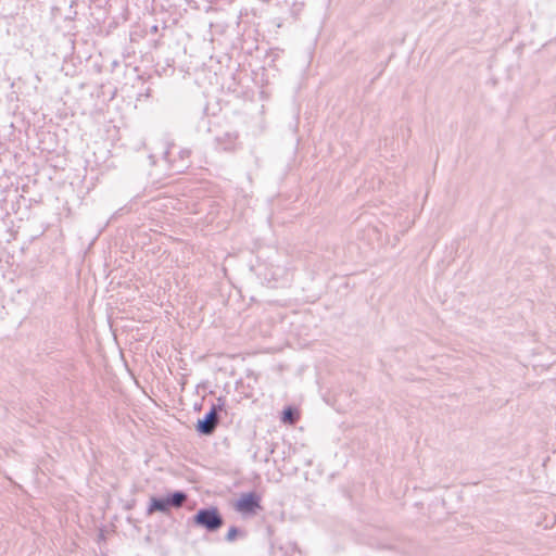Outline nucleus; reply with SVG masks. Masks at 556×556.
I'll return each mask as SVG.
<instances>
[{
  "instance_id": "obj_1",
  "label": "nucleus",
  "mask_w": 556,
  "mask_h": 556,
  "mask_svg": "<svg viewBox=\"0 0 556 556\" xmlns=\"http://www.w3.org/2000/svg\"><path fill=\"white\" fill-rule=\"evenodd\" d=\"M224 522L219 509L215 506L200 508L192 516V523L210 533L217 532L224 526Z\"/></svg>"
},
{
  "instance_id": "obj_2",
  "label": "nucleus",
  "mask_w": 556,
  "mask_h": 556,
  "mask_svg": "<svg viewBox=\"0 0 556 556\" xmlns=\"http://www.w3.org/2000/svg\"><path fill=\"white\" fill-rule=\"evenodd\" d=\"M188 495L184 491H174L166 496H152L147 509L148 515L155 511L168 514L170 508H179L187 501Z\"/></svg>"
},
{
  "instance_id": "obj_3",
  "label": "nucleus",
  "mask_w": 556,
  "mask_h": 556,
  "mask_svg": "<svg viewBox=\"0 0 556 556\" xmlns=\"http://www.w3.org/2000/svg\"><path fill=\"white\" fill-rule=\"evenodd\" d=\"M224 406L225 401L219 397L218 403L213 404L203 418L198 419L195 430L202 435H212L219 424L218 413L224 409Z\"/></svg>"
},
{
  "instance_id": "obj_4",
  "label": "nucleus",
  "mask_w": 556,
  "mask_h": 556,
  "mask_svg": "<svg viewBox=\"0 0 556 556\" xmlns=\"http://www.w3.org/2000/svg\"><path fill=\"white\" fill-rule=\"evenodd\" d=\"M236 511L243 515H254L261 509V496L252 491L241 494L233 505Z\"/></svg>"
},
{
  "instance_id": "obj_5",
  "label": "nucleus",
  "mask_w": 556,
  "mask_h": 556,
  "mask_svg": "<svg viewBox=\"0 0 556 556\" xmlns=\"http://www.w3.org/2000/svg\"><path fill=\"white\" fill-rule=\"evenodd\" d=\"M238 139L239 134L238 131H226L222 135H218L215 137L216 144L226 152H233L238 148Z\"/></svg>"
},
{
  "instance_id": "obj_6",
  "label": "nucleus",
  "mask_w": 556,
  "mask_h": 556,
  "mask_svg": "<svg viewBox=\"0 0 556 556\" xmlns=\"http://www.w3.org/2000/svg\"><path fill=\"white\" fill-rule=\"evenodd\" d=\"M299 419L298 409L292 406H287L281 413V420L285 424L293 425Z\"/></svg>"
},
{
  "instance_id": "obj_7",
  "label": "nucleus",
  "mask_w": 556,
  "mask_h": 556,
  "mask_svg": "<svg viewBox=\"0 0 556 556\" xmlns=\"http://www.w3.org/2000/svg\"><path fill=\"white\" fill-rule=\"evenodd\" d=\"M241 534V535H244V532L241 531L239 528H237L236 526H231L228 530V532L226 533L225 535V540L227 542H233L237 536Z\"/></svg>"
},
{
  "instance_id": "obj_8",
  "label": "nucleus",
  "mask_w": 556,
  "mask_h": 556,
  "mask_svg": "<svg viewBox=\"0 0 556 556\" xmlns=\"http://www.w3.org/2000/svg\"><path fill=\"white\" fill-rule=\"evenodd\" d=\"M302 5H303V4H301L299 8H295V10H292V13H295V11H296V12L301 11V7H302Z\"/></svg>"
},
{
  "instance_id": "obj_9",
  "label": "nucleus",
  "mask_w": 556,
  "mask_h": 556,
  "mask_svg": "<svg viewBox=\"0 0 556 556\" xmlns=\"http://www.w3.org/2000/svg\"><path fill=\"white\" fill-rule=\"evenodd\" d=\"M302 5H303V4H301L299 8H295V10H292V13H295V11H296V12L301 11V7H302Z\"/></svg>"
},
{
  "instance_id": "obj_10",
  "label": "nucleus",
  "mask_w": 556,
  "mask_h": 556,
  "mask_svg": "<svg viewBox=\"0 0 556 556\" xmlns=\"http://www.w3.org/2000/svg\"><path fill=\"white\" fill-rule=\"evenodd\" d=\"M302 5H303V4H301L299 8H295V10H292V13H295V11H296V12L301 11V7H302Z\"/></svg>"
}]
</instances>
